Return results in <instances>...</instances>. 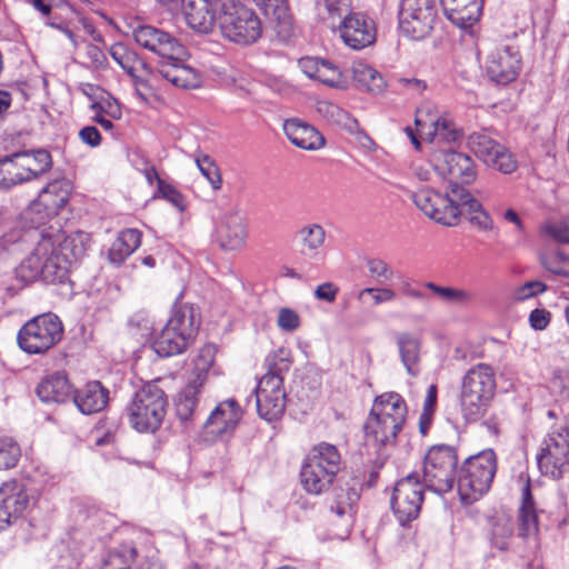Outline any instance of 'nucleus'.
Instances as JSON below:
<instances>
[{
  "instance_id": "25",
  "label": "nucleus",
  "mask_w": 569,
  "mask_h": 569,
  "mask_svg": "<svg viewBox=\"0 0 569 569\" xmlns=\"http://www.w3.org/2000/svg\"><path fill=\"white\" fill-rule=\"evenodd\" d=\"M181 6L190 28L202 33L212 30L219 13L216 0H181Z\"/></svg>"
},
{
  "instance_id": "52",
  "label": "nucleus",
  "mask_w": 569,
  "mask_h": 569,
  "mask_svg": "<svg viewBox=\"0 0 569 569\" xmlns=\"http://www.w3.org/2000/svg\"><path fill=\"white\" fill-rule=\"evenodd\" d=\"M365 296H370L372 299V305L378 306L393 301L397 298V292L388 287L365 288L359 292L358 299L363 300Z\"/></svg>"
},
{
  "instance_id": "33",
  "label": "nucleus",
  "mask_w": 569,
  "mask_h": 569,
  "mask_svg": "<svg viewBox=\"0 0 569 569\" xmlns=\"http://www.w3.org/2000/svg\"><path fill=\"white\" fill-rule=\"evenodd\" d=\"M14 154L24 182L39 177L49 170L52 164L51 156L44 149L17 152Z\"/></svg>"
},
{
  "instance_id": "62",
  "label": "nucleus",
  "mask_w": 569,
  "mask_h": 569,
  "mask_svg": "<svg viewBox=\"0 0 569 569\" xmlns=\"http://www.w3.org/2000/svg\"><path fill=\"white\" fill-rule=\"evenodd\" d=\"M401 293L410 299L423 301L427 299V296L420 290L412 286L409 280H405L400 286Z\"/></svg>"
},
{
  "instance_id": "17",
  "label": "nucleus",
  "mask_w": 569,
  "mask_h": 569,
  "mask_svg": "<svg viewBox=\"0 0 569 569\" xmlns=\"http://www.w3.org/2000/svg\"><path fill=\"white\" fill-rule=\"evenodd\" d=\"M467 143L477 158L501 173H512L518 167V162L511 151L486 132L469 134Z\"/></svg>"
},
{
  "instance_id": "16",
  "label": "nucleus",
  "mask_w": 569,
  "mask_h": 569,
  "mask_svg": "<svg viewBox=\"0 0 569 569\" xmlns=\"http://www.w3.org/2000/svg\"><path fill=\"white\" fill-rule=\"evenodd\" d=\"M569 465V417L557 430L548 435L538 456V466L543 475L561 478Z\"/></svg>"
},
{
  "instance_id": "3",
  "label": "nucleus",
  "mask_w": 569,
  "mask_h": 569,
  "mask_svg": "<svg viewBox=\"0 0 569 569\" xmlns=\"http://www.w3.org/2000/svg\"><path fill=\"white\" fill-rule=\"evenodd\" d=\"M316 10L322 20H330L335 28L338 19V31L343 43L352 50L365 49L376 41L373 22L362 13L350 12L351 0H316Z\"/></svg>"
},
{
  "instance_id": "51",
  "label": "nucleus",
  "mask_w": 569,
  "mask_h": 569,
  "mask_svg": "<svg viewBox=\"0 0 569 569\" xmlns=\"http://www.w3.org/2000/svg\"><path fill=\"white\" fill-rule=\"evenodd\" d=\"M543 267L557 276L569 278V256L562 251L548 254L542 258Z\"/></svg>"
},
{
  "instance_id": "11",
  "label": "nucleus",
  "mask_w": 569,
  "mask_h": 569,
  "mask_svg": "<svg viewBox=\"0 0 569 569\" xmlns=\"http://www.w3.org/2000/svg\"><path fill=\"white\" fill-rule=\"evenodd\" d=\"M63 335L59 317L48 312L27 321L18 332L17 341L21 350L30 355L44 353L54 347Z\"/></svg>"
},
{
  "instance_id": "24",
  "label": "nucleus",
  "mask_w": 569,
  "mask_h": 569,
  "mask_svg": "<svg viewBox=\"0 0 569 569\" xmlns=\"http://www.w3.org/2000/svg\"><path fill=\"white\" fill-rule=\"evenodd\" d=\"M241 417V407L230 398L216 406L204 422V429L209 435L223 437L234 431Z\"/></svg>"
},
{
  "instance_id": "21",
  "label": "nucleus",
  "mask_w": 569,
  "mask_h": 569,
  "mask_svg": "<svg viewBox=\"0 0 569 569\" xmlns=\"http://www.w3.org/2000/svg\"><path fill=\"white\" fill-rule=\"evenodd\" d=\"M71 186L67 180L50 182L29 207V214L37 223L56 216L69 201Z\"/></svg>"
},
{
  "instance_id": "47",
  "label": "nucleus",
  "mask_w": 569,
  "mask_h": 569,
  "mask_svg": "<svg viewBox=\"0 0 569 569\" xmlns=\"http://www.w3.org/2000/svg\"><path fill=\"white\" fill-rule=\"evenodd\" d=\"M317 80L332 88H347V76L332 62L325 60L320 63L319 76Z\"/></svg>"
},
{
  "instance_id": "29",
  "label": "nucleus",
  "mask_w": 569,
  "mask_h": 569,
  "mask_svg": "<svg viewBox=\"0 0 569 569\" xmlns=\"http://www.w3.org/2000/svg\"><path fill=\"white\" fill-rule=\"evenodd\" d=\"M72 400L83 415L102 411L109 401V390L99 381H90L73 392Z\"/></svg>"
},
{
  "instance_id": "53",
  "label": "nucleus",
  "mask_w": 569,
  "mask_h": 569,
  "mask_svg": "<svg viewBox=\"0 0 569 569\" xmlns=\"http://www.w3.org/2000/svg\"><path fill=\"white\" fill-rule=\"evenodd\" d=\"M158 193L179 211L186 209V199L173 186L159 180Z\"/></svg>"
},
{
  "instance_id": "28",
  "label": "nucleus",
  "mask_w": 569,
  "mask_h": 569,
  "mask_svg": "<svg viewBox=\"0 0 569 569\" xmlns=\"http://www.w3.org/2000/svg\"><path fill=\"white\" fill-rule=\"evenodd\" d=\"M283 131L292 144L305 150H319L325 146L323 136L312 126L299 120L288 119Z\"/></svg>"
},
{
  "instance_id": "2",
  "label": "nucleus",
  "mask_w": 569,
  "mask_h": 569,
  "mask_svg": "<svg viewBox=\"0 0 569 569\" xmlns=\"http://www.w3.org/2000/svg\"><path fill=\"white\" fill-rule=\"evenodd\" d=\"M416 207L427 217L443 226H456L461 214L480 230L493 229V220L482 204L462 186L452 184L446 193L423 188L411 193Z\"/></svg>"
},
{
  "instance_id": "39",
  "label": "nucleus",
  "mask_w": 569,
  "mask_h": 569,
  "mask_svg": "<svg viewBox=\"0 0 569 569\" xmlns=\"http://www.w3.org/2000/svg\"><path fill=\"white\" fill-rule=\"evenodd\" d=\"M423 287L435 293L439 300L447 305L465 307L473 301V293L466 289L443 287L428 281Z\"/></svg>"
},
{
  "instance_id": "14",
  "label": "nucleus",
  "mask_w": 569,
  "mask_h": 569,
  "mask_svg": "<svg viewBox=\"0 0 569 569\" xmlns=\"http://www.w3.org/2000/svg\"><path fill=\"white\" fill-rule=\"evenodd\" d=\"M437 18L435 0H401L399 29L408 38L420 40L432 30Z\"/></svg>"
},
{
  "instance_id": "1",
  "label": "nucleus",
  "mask_w": 569,
  "mask_h": 569,
  "mask_svg": "<svg viewBox=\"0 0 569 569\" xmlns=\"http://www.w3.org/2000/svg\"><path fill=\"white\" fill-rule=\"evenodd\" d=\"M76 240L61 233L42 234L31 253L16 268V278L23 284L38 279L48 283L63 282L72 262L84 252Z\"/></svg>"
},
{
  "instance_id": "41",
  "label": "nucleus",
  "mask_w": 569,
  "mask_h": 569,
  "mask_svg": "<svg viewBox=\"0 0 569 569\" xmlns=\"http://www.w3.org/2000/svg\"><path fill=\"white\" fill-rule=\"evenodd\" d=\"M358 499L359 492L356 489H347L346 492L341 489V493L338 495V500L330 507V511L341 519L345 527V535L340 536V538L347 536L350 530L352 523V506Z\"/></svg>"
},
{
  "instance_id": "12",
  "label": "nucleus",
  "mask_w": 569,
  "mask_h": 569,
  "mask_svg": "<svg viewBox=\"0 0 569 569\" xmlns=\"http://www.w3.org/2000/svg\"><path fill=\"white\" fill-rule=\"evenodd\" d=\"M479 52L486 54V73L493 82L507 84L519 74L521 68L519 50L506 40H482Z\"/></svg>"
},
{
  "instance_id": "61",
  "label": "nucleus",
  "mask_w": 569,
  "mask_h": 569,
  "mask_svg": "<svg viewBox=\"0 0 569 569\" xmlns=\"http://www.w3.org/2000/svg\"><path fill=\"white\" fill-rule=\"evenodd\" d=\"M81 141L90 147H98L101 142V134L93 126H87L79 131Z\"/></svg>"
},
{
  "instance_id": "32",
  "label": "nucleus",
  "mask_w": 569,
  "mask_h": 569,
  "mask_svg": "<svg viewBox=\"0 0 569 569\" xmlns=\"http://www.w3.org/2000/svg\"><path fill=\"white\" fill-rule=\"evenodd\" d=\"M370 413L406 423L408 408L399 393L389 391L375 398Z\"/></svg>"
},
{
  "instance_id": "10",
  "label": "nucleus",
  "mask_w": 569,
  "mask_h": 569,
  "mask_svg": "<svg viewBox=\"0 0 569 569\" xmlns=\"http://www.w3.org/2000/svg\"><path fill=\"white\" fill-rule=\"evenodd\" d=\"M457 463L458 456L453 447L432 446L423 459L421 483L437 495L449 492L457 480L455 476Z\"/></svg>"
},
{
  "instance_id": "27",
  "label": "nucleus",
  "mask_w": 569,
  "mask_h": 569,
  "mask_svg": "<svg viewBox=\"0 0 569 569\" xmlns=\"http://www.w3.org/2000/svg\"><path fill=\"white\" fill-rule=\"evenodd\" d=\"M448 19L457 27L467 29L480 18L483 0H439Z\"/></svg>"
},
{
  "instance_id": "22",
  "label": "nucleus",
  "mask_w": 569,
  "mask_h": 569,
  "mask_svg": "<svg viewBox=\"0 0 569 569\" xmlns=\"http://www.w3.org/2000/svg\"><path fill=\"white\" fill-rule=\"evenodd\" d=\"M214 240L224 250L240 249L248 231L243 216L237 209L220 213L214 220Z\"/></svg>"
},
{
  "instance_id": "18",
  "label": "nucleus",
  "mask_w": 569,
  "mask_h": 569,
  "mask_svg": "<svg viewBox=\"0 0 569 569\" xmlns=\"http://www.w3.org/2000/svg\"><path fill=\"white\" fill-rule=\"evenodd\" d=\"M433 162L438 174L449 180V187L469 184L477 177L475 162L466 153L451 149L439 150L433 154Z\"/></svg>"
},
{
  "instance_id": "19",
  "label": "nucleus",
  "mask_w": 569,
  "mask_h": 569,
  "mask_svg": "<svg viewBox=\"0 0 569 569\" xmlns=\"http://www.w3.org/2000/svg\"><path fill=\"white\" fill-rule=\"evenodd\" d=\"M134 41L142 48L167 60H177L183 54V47L169 32L152 26L139 24L132 31Z\"/></svg>"
},
{
  "instance_id": "43",
  "label": "nucleus",
  "mask_w": 569,
  "mask_h": 569,
  "mask_svg": "<svg viewBox=\"0 0 569 569\" xmlns=\"http://www.w3.org/2000/svg\"><path fill=\"white\" fill-rule=\"evenodd\" d=\"M136 556L137 551L133 547L121 546L103 557L100 569H130Z\"/></svg>"
},
{
  "instance_id": "8",
  "label": "nucleus",
  "mask_w": 569,
  "mask_h": 569,
  "mask_svg": "<svg viewBox=\"0 0 569 569\" xmlns=\"http://www.w3.org/2000/svg\"><path fill=\"white\" fill-rule=\"evenodd\" d=\"M341 457L336 446L321 442L308 453L301 471V483L313 495L325 492L332 485L340 470Z\"/></svg>"
},
{
  "instance_id": "4",
  "label": "nucleus",
  "mask_w": 569,
  "mask_h": 569,
  "mask_svg": "<svg viewBox=\"0 0 569 569\" xmlns=\"http://www.w3.org/2000/svg\"><path fill=\"white\" fill-rule=\"evenodd\" d=\"M497 389L496 375L491 366L478 363L462 378L460 410L467 422H475L485 416Z\"/></svg>"
},
{
  "instance_id": "15",
  "label": "nucleus",
  "mask_w": 569,
  "mask_h": 569,
  "mask_svg": "<svg viewBox=\"0 0 569 569\" xmlns=\"http://www.w3.org/2000/svg\"><path fill=\"white\" fill-rule=\"evenodd\" d=\"M214 347L210 345L200 350L194 363L193 377L178 395L176 410L181 420L186 421L190 419L198 406L199 395L214 361Z\"/></svg>"
},
{
  "instance_id": "38",
  "label": "nucleus",
  "mask_w": 569,
  "mask_h": 569,
  "mask_svg": "<svg viewBox=\"0 0 569 569\" xmlns=\"http://www.w3.org/2000/svg\"><path fill=\"white\" fill-rule=\"evenodd\" d=\"M110 56L131 78L139 72L151 73L147 63L134 51L127 49L121 43H116L110 48Z\"/></svg>"
},
{
  "instance_id": "34",
  "label": "nucleus",
  "mask_w": 569,
  "mask_h": 569,
  "mask_svg": "<svg viewBox=\"0 0 569 569\" xmlns=\"http://www.w3.org/2000/svg\"><path fill=\"white\" fill-rule=\"evenodd\" d=\"M538 532V516L535 501L531 495L529 481L521 491V505L519 508V535L523 538L533 536Z\"/></svg>"
},
{
  "instance_id": "59",
  "label": "nucleus",
  "mask_w": 569,
  "mask_h": 569,
  "mask_svg": "<svg viewBox=\"0 0 569 569\" xmlns=\"http://www.w3.org/2000/svg\"><path fill=\"white\" fill-rule=\"evenodd\" d=\"M550 322V312L545 309H535L530 312L529 323L535 330H543Z\"/></svg>"
},
{
  "instance_id": "7",
  "label": "nucleus",
  "mask_w": 569,
  "mask_h": 569,
  "mask_svg": "<svg viewBox=\"0 0 569 569\" xmlns=\"http://www.w3.org/2000/svg\"><path fill=\"white\" fill-rule=\"evenodd\" d=\"M168 400L164 391L156 383L143 385L126 409L129 425L139 432H154L162 423Z\"/></svg>"
},
{
  "instance_id": "64",
  "label": "nucleus",
  "mask_w": 569,
  "mask_h": 569,
  "mask_svg": "<svg viewBox=\"0 0 569 569\" xmlns=\"http://www.w3.org/2000/svg\"><path fill=\"white\" fill-rule=\"evenodd\" d=\"M87 54L97 67L103 66L107 60L104 53L97 46H89Z\"/></svg>"
},
{
  "instance_id": "35",
  "label": "nucleus",
  "mask_w": 569,
  "mask_h": 569,
  "mask_svg": "<svg viewBox=\"0 0 569 569\" xmlns=\"http://www.w3.org/2000/svg\"><path fill=\"white\" fill-rule=\"evenodd\" d=\"M141 244V232L137 229H126L119 233L109 250V260L121 264Z\"/></svg>"
},
{
  "instance_id": "60",
  "label": "nucleus",
  "mask_w": 569,
  "mask_h": 569,
  "mask_svg": "<svg viewBox=\"0 0 569 569\" xmlns=\"http://www.w3.org/2000/svg\"><path fill=\"white\" fill-rule=\"evenodd\" d=\"M339 289L332 282H325L318 286L315 290V297L318 300L333 302L336 300Z\"/></svg>"
},
{
  "instance_id": "55",
  "label": "nucleus",
  "mask_w": 569,
  "mask_h": 569,
  "mask_svg": "<svg viewBox=\"0 0 569 569\" xmlns=\"http://www.w3.org/2000/svg\"><path fill=\"white\" fill-rule=\"evenodd\" d=\"M299 315L287 307L280 308L277 318L278 327L286 332H293L300 327Z\"/></svg>"
},
{
  "instance_id": "37",
  "label": "nucleus",
  "mask_w": 569,
  "mask_h": 569,
  "mask_svg": "<svg viewBox=\"0 0 569 569\" xmlns=\"http://www.w3.org/2000/svg\"><path fill=\"white\" fill-rule=\"evenodd\" d=\"M351 74L356 86L362 90L380 93L385 89L386 83L382 76L362 61H355L352 63Z\"/></svg>"
},
{
  "instance_id": "58",
  "label": "nucleus",
  "mask_w": 569,
  "mask_h": 569,
  "mask_svg": "<svg viewBox=\"0 0 569 569\" xmlns=\"http://www.w3.org/2000/svg\"><path fill=\"white\" fill-rule=\"evenodd\" d=\"M323 59L315 58V57H305L299 60V68L301 71L309 78L316 79L319 76L320 63H322Z\"/></svg>"
},
{
  "instance_id": "5",
  "label": "nucleus",
  "mask_w": 569,
  "mask_h": 569,
  "mask_svg": "<svg viewBox=\"0 0 569 569\" xmlns=\"http://www.w3.org/2000/svg\"><path fill=\"white\" fill-rule=\"evenodd\" d=\"M219 6L217 22L222 37L240 46L257 42L262 34V22L258 14L240 0H216Z\"/></svg>"
},
{
  "instance_id": "26",
  "label": "nucleus",
  "mask_w": 569,
  "mask_h": 569,
  "mask_svg": "<svg viewBox=\"0 0 569 569\" xmlns=\"http://www.w3.org/2000/svg\"><path fill=\"white\" fill-rule=\"evenodd\" d=\"M403 426L405 422H396L392 419L369 413L365 423V435L368 441H372L378 447L392 446Z\"/></svg>"
},
{
  "instance_id": "44",
  "label": "nucleus",
  "mask_w": 569,
  "mask_h": 569,
  "mask_svg": "<svg viewBox=\"0 0 569 569\" xmlns=\"http://www.w3.org/2000/svg\"><path fill=\"white\" fill-rule=\"evenodd\" d=\"M24 182L16 154L0 159V189Z\"/></svg>"
},
{
  "instance_id": "40",
  "label": "nucleus",
  "mask_w": 569,
  "mask_h": 569,
  "mask_svg": "<svg viewBox=\"0 0 569 569\" xmlns=\"http://www.w3.org/2000/svg\"><path fill=\"white\" fill-rule=\"evenodd\" d=\"M297 237L302 247V253L316 254L325 244L326 230L319 223H308L298 230Z\"/></svg>"
},
{
  "instance_id": "20",
  "label": "nucleus",
  "mask_w": 569,
  "mask_h": 569,
  "mask_svg": "<svg viewBox=\"0 0 569 569\" xmlns=\"http://www.w3.org/2000/svg\"><path fill=\"white\" fill-rule=\"evenodd\" d=\"M254 393L257 411L262 419L273 421L283 415L287 398L282 379L261 378Z\"/></svg>"
},
{
  "instance_id": "57",
  "label": "nucleus",
  "mask_w": 569,
  "mask_h": 569,
  "mask_svg": "<svg viewBox=\"0 0 569 569\" xmlns=\"http://www.w3.org/2000/svg\"><path fill=\"white\" fill-rule=\"evenodd\" d=\"M367 267L373 277L382 280H389L393 273L388 263L381 259H369Z\"/></svg>"
},
{
  "instance_id": "46",
  "label": "nucleus",
  "mask_w": 569,
  "mask_h": 569,
  "mask_svg": "<svg viewBox=\"0 0 569 569\" xmlns=\"http://www.w3.org/2000/svg\"><path fill=\"white\" fill-rule=\"evenodd\" d=\"M512 533V520L507 516L497 517L491 529V542L497 549L506 550Z\"/></svg>"
},
{
  "instance_id": "13",
  "label": "nucleus",
  "mask_w": 569,
  "mask_h": 569,
  "mask_svg": "<svg viewBox=\"0 0 569 569\" xmlns=\"http://www.w3.org/2000/svg\"><path fill=\"white\" fill-rule=\"evenodd\" d=\"M425 489L416 473H410L396 482L390 505L401 526H407L419 517Z\"/></svg>"
},
{
  "instance_id": "31",
  "label": "nucleus",
  "mask_w": 569,
  "mask_h": 569,
  "mask_svg": "<svg viewBox=\"0 0 569 569\" xmlns=\"http://www.w3.org/2000/svg\"><path fill=\"white\" fill-rule=\"evenodd\" d=\"M37 395L42 402H66L72 399L73 390L63 372H54L43 378L37 387Z\"/></svg>"
},
{
  "instance_id": "36",
  "label": "nucleus",
  "mask_w": 569,
  "mask_h": 569,
  "mask_svg": "<svg viewBox=\"0 0 569 569\" xmlns=\"http://www.w3.org/2000/svg\"><path fill=\"white\" fill-rule=\"evenodd\" d=\"M400 359L410 376L419 373L420 341L411 333L402 332L396 338Z\"/></svg>"
},
{
  "instance_id": "23",
  "label": "nucleus",
  "mask_w": 569,
  "mask_h": 569,
  "mask_svg": "<svg viewBox=\"0 0 569 569\" xmlns=\"http://www.w3.org/2000/svg\"><path fill=\"white\" fill-rule=\"evenodd\" d=\"M29 497L24 487L17 481L0 487V529L18 519L27 509Z\"/></svg>"
},
{
  "instance_id": "49",
  "label": "nucleus",
  "mask_w": 569,
  "mask_h": 569,
  "mask_svg": "<svg viewBox=\"0 0 569 569\" xmlns=\"http://www.w3.org/2000/svg\"><path fill=\"white\" fill-rule=\"evenodd\" d=\"M431 140L438 139L445 142H456L461 137V131L447 118H438L433 122V132H429Z\"/></svg>"
},
{
  "instance_id": "48",
  "label": "nucleus",
  "mask_w": 569,
  "mask_h": 569,
  "mask_svg": "<svg viewBox=\"0 0 569 569\" xmlns=\"http://www.w3.org/2000/svg\"><path fill=\"white\" fill-rule=\"evenodd\" d=\"M21 450L17 441L10 437L0 438V469L7 470L17 466Z\"/></svg>"
},
{
  "instance_id": "6",
  "label": "nucleus",
  "mask_w": 569,
  "mask_h": 569,
  "mask_svg": "<svg viewBox=\"0 0 569 569\" xmlns=\"http://www.w3.org/2000/svg\"><path fill=\"white\" fill-rule=\"evenodd\" d=\"M198 328L194 308L187 303L176 305L166 326L154 335L152 349L163 358L180 355L193 340Z\"/></svg>"
},
{
  "instance_id": "54",
  "label": "nucleus",
  "mask_w": 569,
  "mask_h": 569,
  "mask_svg": "<svg viewBox=\"0 0 569 569\" xmlns=\"http://www.w3.org/2000/svg\"><path fill=\"white\" fill-rule=\"evenodd\" d=\"M542 232L560 243H569V222H548L542 227Z\"/></svg>"
},
{
  "instance_id": "56",
  "label": "nucleus",
  "mask_w": 569,
  "mask_h": 569,
  "mask_svg": "<svg viewBox=\"0 0 569 569\" xmlns=\"http://www.w3.org/2000/svg\"><path fill=\"white\" fill-rule=\"evenodd\" d=\"M132 79L134 82V94L137 98L144 104L149 103V99L153 94V88L150 84L149 79L140 73L132 77Z\"/></svg>"
},
{
  "instance_id": "45",
  "label": "nucleus",
  "mask_w": 569,
  "mask_h": 569,
  "mask_svg": "<svg viewBox=\"0 0 569 569\" xmlns=\"http://www.w3.org/2000/svg\"><path fill=\"white\" fill-rule=\"evenodd\" d=\"M267 372L261 378H278L283 380V373L288 372L291 366L289 352L278 349L266 358Z\"/></svg>"
},
{
  "instance_id": "42",
  "label": "nucleus",
  "mask_w": 569,
  "mask_h": 569,
  "mask_svg": "<svg viewBox=\"0 0 569 569\" xmlns=\"http://www.w3.org/2000/svg\"><path fill=\"white\" fill-rule=\"evenodd\" d=\"M317 112L327 120L343 127L349 132H355L359 127L356 119L335 103L320 101L317 104Z\"/></svg>"
},
{
  "instance_id": "9",
  "label": "nucleus",
  "mask_w": 569,
  "mask_h": 569,
  "mask_svg": "<svg viewBox=\"0 0 569 569\" xmlns=\"http://www.w3.org/2000/svg\"><path fill=\"white\" fill-rule=\"evenodd\" d=\"M496 469V455L492 450L466 459L456 480L461 501L470 505L485 495L491 486Z\"/></svg>"
},
{
  "instance_id": "50",
  "label": "nucleus",
  "mask_w": 569,
  "mask_h": 569,
  "mask_svg": "<svg viewBox=\"0 0 569 569\" xmlns=\"http://www.w3.org/2000/svg\"><path fill=\"white\" fill-rule=\"evenodd\" d=\"M196 163L202 176L210 182L214 190L221 188V176L213 160L207 154L196 157Z\"/></svg>"
},
{
  "instance_id": "30",
  "label": "nucleus",
  "mask_w": 569,
  "mask_h": 569,
  "mask_svg": "<svg viewBox=\"0 0 569 569\" xmlns=\"http://www.w3.org/2000/svg\"><path fill=\"white\" fill-rule=\"evenodd\" d=\"M158 72L178 88L196 89L201 84L200 73L190 66L180 63L179 58L177 60L162 61Z\"/></svg>"
},
{
  "instance_id": "63",
  "label": "nucleus",
  "mask_w": 569,
  "mask_h": 569,
  "mask_svg": "<svg viewBox=\"0 0 569 569\" xmlns=\"http://www.w3.org/2000/svg\"><path fill=\"white\" fill-rule=\"evenodd\" d=\"M437 402V387L435 385L429 386L423 403V412L432 413V410Z\"/></svg>"
}]
</instances>
